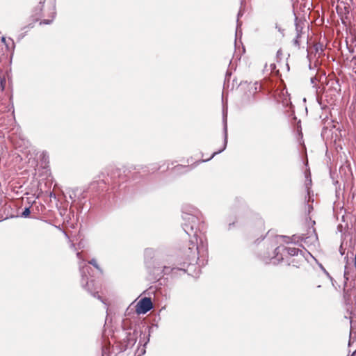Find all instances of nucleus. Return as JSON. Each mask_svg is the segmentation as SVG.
<instances>
[{"mask_svg": "<svg viewBox=\"0 0 356 356\" xmlns=\"http://www.w3.org/2000/svg\"><path fill=\"white\" fill-rule=\"evenodd\" d=\"M89 268L90 267L86 265L80 268V273L81 276V285L83 288L91 284L93 286V280H90L86 274L88 273Z\"/></svg>", "mask_w": 356, "mask_h": 356, "instance_id": "obj_12", "label": "nucleus"}, {"mask_svg": "<svg viewBox=\"0 0 356 356\" xmlns=\"http://www.w3.org/2000/svg\"><path fill=\"white\" fill-rule=\"evenodd\" d=\"M305 207H307V216H309L310 213H312V211H313L314 209V207H313V205L312 204H309L308 203V201L307 200H305ZM308 218H309V220H311V218L309 216H308Z\"/></svg>", "mask_w": 356, "mask_h": 356, "instance_id": "obj_25", "label": "nucleus"}, {"mask_svg": "<svg viewBox=\"0 0 356 356\" xmlns=\"http://www.w3.org/2000/svg\"><path fill=\"white\" fill-rule=\"evenodd\" d=\"M181 212L183 230L188 236L196 238L199 229L200 216H202L201 211L193 205L184 204L181 207Z\"/></svg>", "mask_w": 356, "mask_h": 356, "instance_id": "obj_4", "label": "nucleus"}, {"mask_svg": "<svg viewBox=\"0 0 356 356\" xmlns=\"http://www.w3.org/2000/svg\"><path fill=\"white\" fill-rule=\"evenodd\" d=\"M89 264H91L92 266H93L96 269H97L99 271H100L101 273H102V269L100 268V266H99V264H97V261L95 259H92L90 261H89Z\"/></svg>", "mask_w": 356, "mask_h": 356, "instance_id": "obj_29", "label": "nucleus"}, {"mask_svg": "<svg viewBox=\"0 0 356 356\" xmlns=\"http://www.w3.org/2000/svg\"><path fill=\"white\" fill-rule=\"evenodd\" d=\"M227 105H225L224 101L222 100V132H223V144L222 147L219 149L218 151H216L212 153L211 156L209 159H200L195 162H194L192 164H187V165H181L178 164L173 167L172 168V170L174 174L177 175H181L184 174H186L191 170H193L194 168H195L200 163L208 162L210 160H211L214 156L216 155L222 153L224 152L227 146L228 143V129H227Z\"/></svg>", "mask_w": 356, "mask_h": 356, "instance_id": "obj_3", "label": "nucleus"}, {"mask_svg": "<svg viewBox=\"0 0 356 356\" xmlns=\"http://www.w3.org/2000/svg\"><path fill=\"white\" fill-rule=\"evenodd\" d=\"M273 232L269 230L265 236H261L254 241V243L259 245L264 241L266 245L264 250L259 249L257 253V257L266 264L272 261L274 265H277L284 261V254L287 253L289 256H298L300 253L302 255V261H304V254L301 250L297 248L285 247L284 245H277V242L275 238H271Z\"/></svg>", "mask_w": 356, "mask_h": 356, "instance_id": "obj_1", "label": "nucleus"}, {"mask_svg": "<svg viewBox=\"0 0 356 356\" xmlns=\"http://www.w3.org/2000/svg\"><path fill=\"white\" fill-rule=\"evenodd\" d=\"M8 40L11 41L13 46L15 47V43H14V41L13 40V39L9 38Z\"/></svg>", "mask_w": 356, "mask_h": 356, "instance_id": "obj_52", "label": "nucleus"}, {"mask_svg": "<svg viewBox=\"0 0 356 356\" xmlns=\"http://www.w3.org/2000/svg\"><path fill=\"white\" fill-rule=\"evenodd\" d=\"M5 85H6V80L4 79H1V80H0V86H1V87L2 88V90H4Z\"/></svg>", "mask_w": 356, "mask_h": 356, "instance_id": "obj_38", "label": "nucleus"}, {"mask_svg": "<svg viewBox=\"0 0 356 356\" xmlns=\"http://www.w3.org/2000/svg\"><path fill=\"white\" fill-rule=\"evenodd\" d=\"M196 243H197V245L195 248V245L193 244V248H188V250H191V252L193 253V254L191 256V255H188V266H193V262H197V261H199V262H200V258H199V255L201 254H203L204 252H207V245H204L202 239H200V244L198 243L197 242V239L196 238Z\"/></svg>", "mask_w": 356, "mask_h": 356, "instance_id": "obj_6", "label": "nucleus"}, {"mask_svg": "<svg viewBox=\"0 0 356 356\" xmlns=\"http://www.w3.org/2000/svg\"><path fill=\"white\" fill-rule=\"evenodd\" d=\"M153 308V303L151 298H142L136 305V312L137 314H145Z\"/></svg>", "mask_w": 356, "mask_h": 356, "instance_id": "obj_9", "label": "nucleus"}, {"mask_svg": "<svg viewBox=\"0 0 356 356\" xmlns=\"http://www.w3.org/2000/svg\"><path fill=\"white\" fill-rule=\"evenodd\" d=\"M282 54V51H281V49H279L277 51V56L278 57L280 55Z\"/></svg>", "mask_w": 356, "mask_h": 356, "instance_id": "obj_51", "label": "nucleus"}, {"mask_svg": "<svg viewBox=\"0 0 356 356\" xmlns=\"http://www.w3.org/2000/svg\"><path fill=\"white\" fill-rule=\"evenodd\" d=\"M138 338V332L134 330L133 332H127L126 337L120 345V351L124 352L128 348H131L136 343Z\"/></svg>", "mask_w": 356, "mask_h": 356, "instance_id": "obj_10", "label": "nucleus"}, {"mask_svg": "<svg viewBox=\"0 0 356 356\" xmlns=\"http://www.w3.org/2000/svg\"><path fill=\"white\" fill-rule=\"evenodd\" d=\"M344 261L346 262V266H345V269H344V278L346 281L348 280V274H349V271H348V261H349V259H348V256H346L344 257Z\"/></svg>", "mask_w": 356, "mask_h": 356, "instance_id": "obj_22", "label": "nucleus"}, {"mask_svg": "<svg viewBox=\"0 0 356 356\" xmlns=\"http://www.w3.org/2000/svg\"><path fill=\"white\" fill-rule=\"evenodd\" d=\"M95 185L96 184L93 183L90 185V188H95Z\"/></svg>", "mask_w": 356, "mask_h": 356, "instance_id": "obj_53", "label": "nucleus"}, {"mask_svg": "<svg viewBox=\"0 0 356 356\" xmlns=\"http://www.w3.org/2000/svg\"><path fill=\"white\" fill-rule=\"evenodd\" d=\"M275 28L278 30L279 32L282 33L284 31V29L280 27L277 24H276Z\"/></svg>", "mask_w": 356, "mask_h": 356, "instance_id": "obj_46", "label": "nucleus"}, {"mask_svg": "<svg viewBox=\"0 0 356 356\" xmlns=\"http://www.w3.org/2000/svg\"><path fill=\"white\" fill-rule=\"evenodd\" d=\"M125 170L118 168H111L108 170L107 174L115 185L120 186L126 180Z\"/></svg>", "mask_w": 356, "mask_h": 356, "instance_id": "obj_7", "label": "nucleus"}, {"mask_svg": "<svg viewBox=\"0 0 356 356\" xmlns=\"http://www.w3.org/2000/svg\"><path fill=\"white\" fill-rule=\"evenodd\" d=\"M83 192H82L81 189H80L79 188H75L70 190V191L69 192V197H70V200H72L71 207L75 206L76 204L77 196L83 195Z\"/></svg>", "mask_w": 356, "mask_h": 356, "instance_id": "obj_14", "label": "nucleus"}, {"mask_svg": "<svg viewBox=\"0 0 356 356\" xmlns=\"http://www.w3.org/2000/svg\"><path fill=\"white\" fill-rule=\"evenodd\" d=\"M247 207L246 202L241 197H236L234 200L233 207L235 209H245Z\"/></svg>", "mask_w": 356, "mask_h": 356, "instance_id": "obj_17", "label": "nucleus"}, {"mask_svg": "<svg viewBox=\"0 0 356 356\" xmlns=\"http://www.w3.org/2000/svg\"><path fill=\"white\" fill-rule=\"evenodd\" d=\"M31 207H26L24 208L22 212L20 213L19 216L21 218H27L30 217L31 215Z\"/></svg>", "mask_w": 356, "mask_h": 356, "instance_id": "obj_21", "label": "nucleus"}, {"mask_svg": "<svg viewBox=\"0 0 356 356\" xmlns=\"http://www.w3.org/2000/svg\"><path fill=\"white\" fill-rule=\"evenodd\" d=\"M49 197L51 199H54V200H56L57 199V197H56V195L54 193V192H50L49 193Z\"/></svg>", "mask_w": 356, "mask_h": 356, "instance_id": "obj_39", "label": "nucleus"}, {"mask_svg": "<svg viewBox=\"0 0 356 356\" xmlns=\"http://www.w3.org/2000/svg\"><path fill=\"white\" fill-rule=\"evenodd\" d=\"M229 81L230 79L229 77L225 76L224 87H225V86L229 83Z\"/></svg>", "mask_w": 356, "mask_h": 356, "instance_id": "obj_42", "label": "nucleus"}, {"mask_svg": "<svg viewBox=\"0 0 356 356\" xmlns=\"http://www.w3.org/2000/svg\"><path fill=\"white\" fill-rule=\"evenodd\" d=\"M191 160H192V157H191L190 159H187V163H188V164L190 163Z\"/></svg>", "mask_w": 356, "mask_h": 356, "instance_id": "obj_55", "label": "nucleus"}, {"mask_svg": "<svg viewBox=\"0 0 356 356\" xmlns=\"http://www.w3.org/2000/svg\"><path fill=\"white\" fill-rule=\"evenodd\" d=\"M305 178H306V181H305L306 192H307V195L309 197L310 193L312 192V191H311L312 178H311V174L309 172L308 175L305 174Z\"/></svg>", "mask_w": 356, "mask_h": 356, "instance_id": "obj_19", "label": "nucleus"}, {"mask_svg": "<svg viewBox=\"0 0 356 356\" xmlns=\"http://www.w3.org/2000/svg\"><path fill=\"white\" fill-rule=\"evenodd\" d=\"M154 327H155V328H158V324H154V325H152L151 327H149V326H148L147 328V330H149V329L150 328V333H151V332H152V329H153Z\"/></svg>", "mask_w": 356, "mask_h": 356, "instance_id": "obj_43", "label": "nucleus"}, {"mask_svg": "<svg viewBox=\"0 0 356 356\" xmlns=\"http://www.w3.org/2000/svg\"><path fill=\"white\" fill-rule=\"evenodd\" d=\"M168 255L163 248H147L144 250V264L151 280H159L164 275H171L172 267L163 266Z\"/></svg>", "mask_w": 356, "mask_h": 356, "instance_id": "obj_2", "label": "nucleus"}, {"mask_svg": "<svg viewBox=\"0 0 356 356\" xmlns=\"http://www.w3.org/2000/svg\"><path fill=\"white\" fill-rule=\"evenodd\" d=\"M42 161L45 162L46 161V155H47V153L46 152H42Z\"/></svg>", "mask_w": 356, "mask_h": 356, "instance_id": "obj_47", "label": "nucleus"}, {"mask_svg": "<svg viewBox=\"0 0 356 356\" xmlns=\"http://www.w3.org/2000/svg\"><path fill=\"white\" fill-rule=\"evenodd\" d=\"M306 51H307V60L309 61H311V58H310V55H309V53L308 51V49H306Z\"/></svg>", "mask_w": 356, "mask_h": 356, "instance_id": "obj_49", "label": "nucleus"}, {"mask_svg": "<svg viewBox=\"0 0 356 356\" xmlns=\"http://www.w3.org/2000/svg\"><path fill=\"white\" fill-rule=\"evenodd\" d=\"M353 356H356V350L355 351H353Z\"/></svg>", "mask_w": 356, "mask_h": 356, "instance_id": "obj_56", "label": "nucleus"}, {"mask_svg": "<svg viewBox=\"0 0 356 356\" xmlns=\"http://www.w3.org/2000/svg\"><path fill=\"white\" fill-rule=\"evenodd\" d=\"M58 210H59L60 215L61 216H63V218H64L65 216V215L67 214V213L68 212V210L66 208L59 209Z\"/></svg>", "mask_w": 356, "mask_h": 356, "instance_id": "obj_36", "label": "nucleus"}, {"mask_svg": "<svg viewBox=\"0 0 356 356\" xmlns=\"http://www.w3.org/2000/svg\"><path fill=\"white\" fill-rule=\"evenodd\" d=\"M295 28L296 34H300V36H302L303 27L300 25V20L298 18V17L295 15Z\"/></svg>", "mask_w": 356, "mask_h": 356, "instance_id": "obj_20", "label": "nucleus"}, {"mask_svg": "<svg viewBox=\"0 0 356 356\" xmlns=\"http://www.w3.org/2000/svg\"><path fill=\"white\" fill-rule=\"evenodd\" d=\"M286 68L288 69V70H289V64H286Z\"/></svg>", "mask_w": 356, "mask_h": 356, "instance_id": "obj_57", "label": "nucleus"}, {"mask_svg": "<svg viewBox=\"0 0 356 356\" xmlns=\"http://www.w3.org/2000/svg\"><path fill=\"white\" fill-rule=\"evenodd\" d=\"M347 356H353V354L352 353L350 355H348Z\"/></svg>", "mask_w": 356, "mask_h": 356, "instance_id": "obj_59", "label": "nucleus"}, {"mask_svg": "<svg viewBox=\"0 0 356 356\" xmlns=\"http://www.w3.org/2000/svg\"><path fill=\"white\" fill-rule=\"evenodd\" d=\"M300 38H301V36H300V34H296L295 38L292 41L293 44L295 47H296L298 49L300 48Z\"/></svg>", "mask_w": 356, "mask_h": 356, "instance_id": "obj_24", "label": "nucleus"}, {"mask_svg": "<svg viewBox=\"0 0 356 356\" xmlns=\"http://www.w3.org/2000/svg\"><path fill=\"white\" fill-rule=\"evenodd\" d=\"M102 356H111L109 347H106V346L102 347Z\"/></svg>", "mask_w": 356, "mask_h": 356, "instance_id": "obj_26", "label": "nucleus"}, {"mask_svg": "<svg viewBox=\"0 0 356 356\" xmlns=\"http://www.w3.org/2000/svg\"><path fill=\"white\" fill-rule=\"evenodd\" d=\"M318 74L316 76H317L318 81H321L323 77H325L326 72L321 69H318Z\"/></svg>", "mask_w": 356, "mask_h": 356, "instance_id": "obj_27", "label": "nucleus"}, {"mask_svg": "<svg viewBox=\"0 0 356 356\" xmlns=\"http://www.w3.org/2000/svg\"><path fill=\"white\" fill-rule=\"evenodd\" d=\"M245 6V0H241V7L237 13L236 37H237L238 29L242 25V22L239 21V18L241 17L245 13V10H244Z\"/></svg>", "mask_w": 356, "mask_h": 356, "instance_id": "obj_15", "label": "nucleus"}, {"mask_svg": "<svg viewBox=\"0 0 356 356\" xmlns=\"http://www.w3.org/2000/svg\"><path fill=\"white\" fill-rule=\"evenodd\" d=\"M51 10H52V11L51 12V13L49 15V17H51V19H45L41 20L40 22V25H42V24L49 25L53 22V21L56 15L55 4L52 6Z\"/></svg>", "mask_w": 356, "mask_h": 356, "instance_id": "obj_18", "label": "nucleus"}, {"mask_svg": "<svg viewBox=\"0 0 356 356\" xmlns=\"http://www.w3.org/2000/svg\"><path fill=\"white\" fill-rule=\"evenodd\" d=\"M225 76L229 77V79H231V77H232V72L227 70L226 72Z\"/></svg>", "mask_w": 356, "mask_h": 356, "instance_id": "obj_45", "label": "nucleus"}, {"mask_svg": "<svg viewBox=\"0 0 356 356\" xmlns=\"http://www.w3.org/2000/svg\"><path fill=\"white\" fill-rule=\"evenodd\" d=\"M314 51L316 54L318 53L319 51H323V46L321 43H317L314 46Z\"/></svg>", "mask_w": 356, "mask_h": 356, "instance_id": "obj_32", "label": "nucleus"}, {"mask_svg": "<svg viewBox=\"0 0 356 356\" xmlns=\"http://www.w3.org/2000/svg\"><path fill=\"white\" fill-rule=\"evenodd\" d=\"M235 85L237 86V87H238L240 85V84H238L236 79H234L232 80V88H234Z\"/></svg>", "mask_w": 356, "mask_h": 356, "instance_id": "obj_44", "label": "nucleus"}, {"mask_svg": "<svg viewBox=\"0 0 356 356\" xmlns=\"http://www.w3.org/2000/svg\"><path fill=\"white\" fill-rule=\"evenodd\" d=\"M287 265L288 266L292 265L293 266H295L296 268H299L300 262H299V261H298V260H296L295 259H293L291 260L287 261Z\"/></svg>", "mask_w": 356, "mask_h": 356, "instance_id": "obj_30", "label": "nucleus"}, {"mask_svg": "<svg viewBox=\"0 0 356 356\" xmlns=\"http://www.w3.org/2000/svg\"><path fill=\"white\" fill-rule=\"evenodd\" d=\"M150 338V328L149 329V334H146L145 333H143L140 332V338L139 341L140 347L138 348V356H142L146 353V346L149 342Z\"/></svg>", "mask_w": 356, "mask_h": 356, "instance_id": "obj_11", "label": "nucleus"}, {"mask_svg": "<svg viewBox=\"0 0 356 356\" xmlns=\"http://www.w3.org/2000/svg\"><path fill=\"white\" fill-rule=\"evenodd\" d=\"M346 250L343 248L342 245L339 248V253L341 255H343L345 254Z\"/></svg>", "mask_w": 356, "mask_h": 356, "instance_id": "obj_40", "label": "nucleus"}, {"mask_svg": "<svg viewBox=\"0 0 356 356\" xmlns=\"http://www.w3.org/2000/svg\"><path fill=\"white\" fill-rule=\"evenodd\" d=\"M160 168H161L160 166H157L156 165H154V167L152 168V170L156 171V170H159Z\"/></svg>", "mask_w": 356, "mask_h": 356, "instance_id": "obj_48", "label": "nucleus"}, {"mask_svg": "<svg viewBox=\"0 0 356 356\" xmlns=\"http://www.w3.org/2000/svg\"><path fill=\"white\" fill-rule=\"evenodd\" d=\"M312 234L308 236H307L306 234H302L301 235L293 234L291 237L284 235H274L273 233L271 238H275L277 240V238H282L286 243H294L302 246L300 243L304 242L305 243L308 244L313 243L314 241H318V235L315 228L312 227Z\"/></svg>", "mask_w": 356, "mask_h": 356, "instance_id": "obj_5", "label": "nucleus"}, {"mask_svg": "<svg viewBox=\"0 0 356 356\" xmlns=\"http://www.w3.org/2000/svg\"><path fill=\"white\" fill-rule=\"evenodd\" d=\"M83 289L88 291L91 296H92L95 298H97L99 299L102 302L104 303V300L98 294V291H97V288L95 286V281L93 280V286L89 285L86 287H83Z\"/></svg>", "mask_w": 356, "mask_h": 356, "instance_id": "obj_16", "label": "nucleus"}, {"mask_svg": "<svg viewBox=\"0 0 356 356\" xmlns=\"http://www.w3.org/2000/svg\"><path fill=\"white\" fill-rule=\"evenodd\" d=\"M316 67H317V64L315 63L314 65L313 66L312 65V63L311 61L309 60V65H308V68L309 70H313L314 69H315Z\"/></svg>", "mask_w": 356, "mask_h": 356, "instance_id": "obj_37", "label": "nucleus"}, {"mask_svg": "<svg viewBox=\"0 0 356 356\" xmlns=\"http://www.w3.org/2000/svg\"><path fill=\"white\" fill-rule=\"evenodd\" d=\"M312 222L313 225L315 224V221L314 220H312Z\"/></svg>", "mask_w": 356, "mask_h": 356, "instance_id": "obj_58", "label": "nucleus"}, {"mask_svg": "<svg viewBox=\"0 0 356 356\" xmlns=\"http://www.w3.org/2000/svg\"><path fill=\"white\" fill-rule=\"evenodd\" d=\"M81 191L83 192V194L77 196V203H76V204H81L83 200H85L86 197V195H85L86 191H82V190H81Z\"/></svg>", "mask_w": 356, "mask_h": 356, "instance_id": "obj_31", "label": "nucleus"}, {"mask_svg": "<svg viewBox=\"0 0 356 356\" xmlns=\"http://www.w3.org/2000/svg\"><path fill=\"white\" fill-rule=\"evenodd\" d=\"M181 267H172V272L171 274L172 277H177L179 275H181L182 274H185L187 273V268L191 266H188V259H187V261H184L183 264H181Z\"/></svg>", "mask_w": 356, "mask_h": 356, "instance_id": "obj_13", "label": "nucleus"}, {"mask_svg": "<svg viewBox=\"0 0 356 356\" xmlns=\"http://www.w3.org/2000/svg\"><path fill=\"white\" fill-rule=\"evenodd\" d=\"M292 115H293V118L294 120H297V118L296 117V115H295L294 113H293Z\"/></svg>", "mask_w": 356, "mask_h": 356, "instance_id": "obj_54", "label": "nucleus"}, {"mask_svg": "<svg viewBox=\"0 0 356 356\" xmlns=\"http://www.w3.org/2000/svg\"><path fill=\"white\" fill-rule=\"evenodd\" d=\"M1 42L5 44L7 48H8V44L7 43V40L5 37L1 38Z\"/></svg>", "mask_w": 356, "mask_h": 356, "instance_id": "obj_41", "label": "nucleus"}, {"mask_svg": "<svg viewBox=\"0 0 356 356\" xmlns=\"http://www.w3.org/2000/svg\"><path fill=\"white\" fill-rule=\"evenodd\" d=\"M30 29H29V28H27V29H24V31H24V33H20V34L18 35V38H17V39H18V40H19H19H22V39L25 36L26 33H27ZM22 30H24V27L22 28Z\"/></svg>", "mask_w": 356, "mask_h": 356, "instance_id": "obj_33", "label": "nucleus"}, {"mask_svg": "<svg viewBox=\"0 0 356 356\" xmlns=\"http://www.w3.org/2000/svg\"><path fill=\"white\" fill-rule=\"evenodd\" d=\"M271 70H274L276 68V65L275 63H273L270 65Z\"/></svg>", "mask_w": 356, "mask_h": 356, "instance_id": "obj_50", "label": "nucleus"}, {"mask_svg": "<svg viewBox=\"0 0 356 356\" xmlns=\"http://www.w3.org/2000/svg\"><path fill=\"white\" fill-rule=\"evenodd\" d=\"M236 222V216L234 217L232 221L231 222V220H229V224H228V230H230L232 229V227L234 226L235 225Z\"/></svg>", "mask_w": 356, "mask_h": 356, "instance_id": "obj_34", "label": "nucleus"}, {"mask_svg": "<svg viewBox=\"0 0 356 356\" xmlns=\"http://www.w3.org/2000/svg\"><path fill=\"white\" fill-rule=\"evenodd\" d=\"M45 1L46 0H40L38 4L33 8L32 13L31 15V19L32 22L29 23L27 26H24V29H26L27 28L32 29L34 26L35 23L38 22L40 19V17L43 16L42 12Z\"/></svg>", "mask_w": 356, "mask_h": 356, "instance_id": "obj_8", "label": "nucleus"}, {"mask_svg": "<svg viewBox=\"0 0 356 356\" xmlns=\"http://www.w3.org/2000/svg\"><path fill=\"white\" fill-rule=\"evenodd\" d=\"M317 76H312L310 78V83L313 85V88L315 89L316 92L318 90V86L316 84V81H317Z\"/></svg>", "mask_w": 356, "mask_h": 356, "instance_id": "obj_28", "label": "nucleus"}, {"mask_svg": "<svg viewBox=\"0 0 356 356\" xmlns=\"http://www.w3.org/2000/svg\"><path fill=\"white\" fill-rule=\"evenodd\" d=\"M74 212L71 209L68 211L65 216L63 218V220L66 221L67 222H69V221L71 220L72 217H74Z\"/></svg>", "mask_w": 356, "mask_h": 356, "instance_id": "obj_23", "label": "nucleus"}, {"mask_svg": "<svg viewBox=\"0 0 356 356\" xmlns=\"http://www.w3.org/2000/svg\"><path fill=\"white\" fill-rule=\"evenodd\" d=\"M318 266L329 278L332 279V277L330 276V273L326 270V269L321 264H318Z\"/></svg>", "mask_w": 356, "mask_h": 356, "instance_id": "obj_35", "label": "nucleus"}]
</instances>
